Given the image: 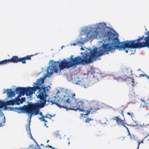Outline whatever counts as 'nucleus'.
<instances>
[{
    "label": "nucleus",
    "mask_w": 149,
    "mask_h": 149,
    "mask_svg": "<svg viewBox=\"0 0 149 149\" xmlns=\"http://www.w3.org/2000/svg\"><path fill=\"white\" fill-rule=\"evenodd\" d=\"M39 119L40 120L44 122L45 123V124H44L45 126H46L47 127H48L47 126V125H46V123H47V121L45 119L44 116H42V117L39 118Z\"/></svg>",
    "instance_id": "nucleus-25"
},
{
    "label": "nucleus",
    "mask_w": 149,
    "mask_h": 149,
    "mask_svg": "<svg viewBox=\"0 0 149 149\" xmlns=\"http://www.w3.org/2000/svg\"><path fill=\"white\" fill-rule=\"evenodd\" d=\"M49 140H47V143H48L49 142Z\"/></svg>",
    "instance_id": "nucleus-45"
},
{
    "label": "nucleus",
    "mask_w": 149,
    "mask_h": 149,
    "mask_svg": "<svg viewBox=\"0 0 149 149\" xmlns=\"http://www.w3.org/2000/svg\"><path fill=\"white\" fill-rule=\"evenodd\" d=\"M29 123H28V124L26 126V130L28 134L29 135V136L31 138V139H32L33 140H34V139H33V137L32 136L31 134V130H30V125L31 120H28V121H29Z\"/></svg>",
    "instance_id": "nucleus-17"
},
{
    "label": "nucleus",
    "mask_w": 149,
    "mask_h": 149,
    "mask_svg": "<svg viewBox=\"0 0 149 149\" xmlns=\"http://www.w3.org/2000/svg\"><path fill=\"white\" fill-rule=\"evenodd\" d=\"M135 93L133 92V91H130V96L131 97V96H135Z\"/></svg>",
    "instance_id": "nucleus-28"
},
{
    "label": "nucleus",
    "mask_w": 149,
    "mask_h": 149,
    "mask_svg": "<svg viewBox=\"0 0 149 149\" xmlns=\"http://www.w3.org/2000/svg\"><path fill=\"white\" fill-rule=\"evenodd\" d=\"M125 127L127 129V131H128V135H129L130 136V135H131L130 134V133L129 130H128V128L127 127H126V126Z\"/></svg>",
    "instance_id": "nucleus-35"
},
{
    "label": "nucleus",
    "mask_w": 149,
    "mask_h": 149,
    "mask_svg": "<svg viewBox=\"0 0 149 149\" xmlns=\"http://www.w3.org/2000/svg\"><path fill=\"white\" fill-rule=\"evenodd\" d=\"M24 149H41V148L40 146L38 145H37L35 146H29V148H24Z\"/></svg>",
    "instance_id": "nucleus-23"
},
{
    "label": "nucleus",
    "mask_w": 149,
    "mask_h": 149,
    "mask_svg": "<svg viewBox=\"0 0 149 149\" xmlns=\"http://www.w3.org/2000/svg\"><path fill=\"white\" fill-rule=\"evenodd\" d=\"M5 61L6 64H7V63L8 62L17 63L21 62V57L18 58L17 56H13L11 58L5 59Z\"/></svg>",
    "instance_id": "nucleus-9"
},
{
    "label": "nucleus",
    "mask_w": 149,
    "mask_h": 149,
    "mask_svg": "<svg viewBox=\"0 0 149 149\" xmlns=\"http://www.w3.org/2000/svg\"><path fill=\"white\" fill-rule=\"evenodd\" d=\"M6 102L0 101V108H2L3 106H6ZM2 113L1 112V110L0 109V116L1 115V113ZM5 123V121H3V119H1V120L0 119V127L4 125V124Z\"/></svg>",
    "instance_id": "nucleus-15"
},
{
    "label": "nucleus",
    "mask_w": 149,
    "mask_h": 149,
    "mask_svg": "<svg viewBox=\"0 0 149 149\" xmlns=\"http://www.w3.org/2000/svg\"><path fill=\"white\" fill-rule=\"evenodd\" d=\"M72 45H73L74 46H75L76 45V44H75V43H74V44H72Z\"/></svg>",
    "instance_id": "nucleus-42"
},
{
    "label": "nucleus",
    "mask_w": 149,
    "mask_h": 149,
    "mask_svg": "<svg viewBox=\"0 0 149 149\" xmlns=\"http://www.w3.org/2000/svg\"><path fill=\"white\" fill-rule=\"evenodd\" d=\"M127 114L129 115H130L131 118H132L134 116V113L132 112H128L127 113Z\"/></svg>",
    "instance_id": "nucleus-27"
},
{
    "label": "nucleus",
    "mask_w": 149,
    "mask_h": 149,
    "mask_svg": "<svg viewBox=\"0 0 149 149\" xmlns=\"http://www.w3.org/2000/svg\"><path fill=\"white\" fill-rule=\"evenodd\" d=\"M6 64L5 60L0 61V65Z\"/></svg>",
    "instance_id": "nucleus-32"
},
{
    "label": "nucleus",
    "mask_w": 149,
    "mask_h": 149,
    "mask_svg": "<svg viewBox=\"0 0 149 149\" xmlns=\"http://www.w3.org/2000/svg\"><path fill=\"white\" fill-rule=\"evenodd\" d=\"M6 90H5V91H3L4 93H6Z\"/></svg>",
    "instance_id": "nucleus-44"
},
{
    "label": "nucleus",
    "mask_w": 149,
    "mask_h": 149,
    "mask_svg": "<svg viewBox=\"0 0 149 149\" xmlns=\"http://www.w3.org/2000/svg\"><path fill=\"white\" fill-rule=\"evenodd\" d=\"M144 143V142L143 141V140H142V141H141V142H140L139 140L138 141V148L139 147V145L140 143Z\"/></svg>",
    "instance_id": "nucleus-34"
},
{
    "label": "nucleus",
    "mask_w": 149,
    "mask_h": 149,
    "mask_svg": "<svg viewBox=\"0 0 149 149\" xmlns=\"http://www.w3.org/2000/svg\"><path fill=\"white\" fill-rule=\"evenodd\" d=\"M39 90L37 92L36 96L37 98H39V103H35L33 104H37V106L40 108H42L45 106L46 100V98L47 96L46 93L44 91V90H42L40 89H37Z\"/></svg>",
    "instance_id": "nucleus-5"
},
{
    "label": "nucleus",
    "mask_w": 149,
    "mask_h": 149,
    "mask_svg": "<svg viewBox=\"0 0 149 149\" xmlns=\"http://www.w3.org/2000/svg\"><path fill=\"white\" fill-rule=\"evenodd\" d=\"M33 55H27L24 57H21V62H22V63H26L25 61L26 60H31V57Z\"/></svg>",
    "instance_id": "nucleus-18"
},
{
    "label": "nucleus",
    "mask_w": 149,
    "mask_h": 149,
    "mask_svg": "<svg viewBox=\"0 0 149 149\" xmlns=\"http://www.w3.org/2000/svg\"><path fill=\"white\" fill-rule=\"evenodd\" d=\"M128 81H129V84H130L131 85L133 86L134 85V79L132 78H129Z\"/></svg>",
    "instance_id": "nucleus-26"
},
{
    "label": "nucleus",
    "mask_w": 149,
    "mask_h": 149,
    "mask_svg": "<svg viewBox=\"0 0 149 149\" xmlns=\"http://www.w3.org/2000/svg\"><path fill=\"white\" fill-rule=\"evenodd\" d=\"M147 77L149 80V76H147Z\"/></svg>",
    "instance_id": "nucleus-41"
},
{
    "label": "nucleus",
    "mask_w": 149,
    "mask_h": 149,
    "mask_svg": "<svg viewBox=\"0 0 149 149\" xmlns=\"http://www.w3.org/2000/svg\"><path fill=\"white\" fill-rule=\"evenodd\" d=\"M130 139H134V135L133 134H132V135H130Z\"/></svg>",
    "instance_id": "nucleus-36"
},
{
    "label": "nucleus",
    "mask_w": 149,
    "mask_h": 149,
    "mask_svg": "<svg viewBox=\"0 0 149 149\" xmlns=\"http://www.w3.org/2000/svg\"><path fill=\"white\" fill-rule=\"evenodd\" d=\"M52 117V115L49 114H46L45 116H44L45 118H50Z\"/></svg>",
    "instance_id": "nucleus-30"
},
{
    "label": "nucleus",
    "mask_w": 149,
    "mask_h": 149,
    "mask_svg": "<svg viewBox=\"0 0 149 149\" xmlns=\"http://www.w3.org/2000/svg\"><path fill=\"white\" fill-rule=\"evenodd\" d=\"M93 120V119H91V118H86V120L85 121V122L86 123H87L91 120Z\"/></svg>",
    "instance_id": "nucleus-29"
},
{
    "label": "nucleus",
    "mask_w": 149,
    "mask_h": 149,
    "mask_svg": "<svg viewBox=\"0 0 149 149\" xmlns=\"http://www.w3.org/2000/svg\"><path fill=\"white\" fill-rule=\"evenodd\" d=\"M81 50H84V49L83 48L81 49Z\"/></svg>",
    "instance_id": "nucleus-46"
},
{
    "label": "nucleus",
    "mask_w": 149,
    "mask_h": 149,
    "mask_svg": "<svg viewBox=\"0 0 149 149\" xmlns=\"http://www.w3.org/2000/svg\"><path fill=\"white\" fill-rule=\"evenodd\" d=\"M45 78V77H44V78L40 77L39 79L36 81V84H40L38 85V89H40L42 90H44V91L46 93L47 91L48 90V87H45L44 86H42V84L44 82V80Z\"/></svg>",
    "instance_id": "nucleus-8"
},
{
    "label": "nucleus",
    "mask_w": 149,
    "mask_h": 149,
    "mask_svg": "<svg viewBox=\"0 0 149 149\" xmlns=\"http://www.w3.org/2000/svg\"><path fill=\"white\" fill-rule=\"evenodd\" d=\"M7 90L9 91L7 92V94L8 97H13L15 96V93L14 91L11 90V89H8Z\"/></svg>",
    "instance_id": "nucleus-21"
},
{
    "label": "nucleus",
    "mask_w": 149,
    "mask_h": 149,
    "mask_svg": "<svg viewBox=\"0 0 149 149\" xmlns=\"http://www.w3.org/2000/svg\"><path fill=\"white\" fill-rule=\"evenodd\" d=\"M6 106L7 105H12L13 106L15 104V101L13 100H11L9 101L6 102Z\"/></svg>",
    "instance_id": "nucleus-22"
},
{
    "label": "nucleus",
    "mask_w": 149,
    "mask_h": 149,
    "mask_svg": "<svg viewBox=\"0 0 149 149\" xmlns=\"http://www.w3.org/2000/svg\"><path fill=\"white\" fill-rule=\"evenodd\" d=\"M15 107H9V109L10 110L13 111H15Z\"/></svg>",
    "instance_id": "nucleus-33"
},
{
    "label": "nucleus",
    "mask_w": 149,
    "mask_h": 149,
    "mask_svg": "<svg viewBox=\"0 0 149 149\" xmlns=\"http://www.w3.org/2000/svg\"><path fill=\"white\" fill-rule=\"evenodd\" d=\"M149 106V99H148L146 101L142 100L140 106V107H143L145 106Z\"/></svg>",
    "instance_id": "nucleus-20"
},
{
    "label": "nucleus",
    "mask_w": 149,
    "mask_h": 149,
    "mask_svg": "<svg viewBox=\"0 0 149 149\" xmlns=\"http://www.w3.org/2000/svg\"><path fill=\"white\" fill-rule=\"evenodd\" d=\"M37 104H31L28 105L25 113L30 114H29V120H31L32 115H37L39 114L38 109L39 108L37 106Z\"/></svg>",
    "instance_id": "nucleus-6"
},
{
    "label": "nucleus",
    "mask_w": 149,
    "mask_h": 149,
    "mask_svg": "<svg viewBox=\"0 0 149 149\" xmlns=\"http://www.w3.org/2000/svg\"><path fill=\"white\" fill-rule=\"evenodd\" d=\"M73 56L72 55L70 56V61H68L66 59H64L60 61H54L51 68L48 69L47 72L49 70L50 71V73L49 72L48 73H49L51 75L53 72L57 73L58 71V68L61 70L63 69L68 68L80 64H88L92 62V60L95 59L91 54L89 58L87 57V55L86 54L83 56L82 58L79 56H77L74 58H73Z\"/></svg>",
    "instance_id": "nucleus-2"
},
{
    "label": "nucleus",
    "mask_w": 149,
    "mask_h": 149,
    "mask_svg": "<svg viewBox=\"0 0 149 149\" xmlns=\"http://www.w3.org/2000/svg\"><path fill=\"white\" fill-rule=\"evenodd\" d=\"M121 114L122 115H123V111L122 110H121Z\"/></svg>",
    "instance_id": "nucleus-40"
},
{
    "label": "nucleus",
    "mask_w": 149,
    "mask_h": 149,
    "mask_svg": "<svg viewBox=\"0 0 149 149\" xmlns=\"http://www.w3.org/2000/svg\"><path fill=\"white\" fill-rule=\"evenodd\" d=\"M40 114L41 116V117H42V116H44V115H42V112H40Z\"/></svg>",
    "instance_id": "nucleus-38"
},
{
    "label": "nucleus",
    "mask_w": 149,
    "mask_h": 149,
    "mask_svg": "<svg viewBox=\"0 0 149 149\" xmlns=\"http://www.w3.org/2000/svg\"><path fill=\"white\" fill-rule=\"evenodd\" d=\"M15 91L17 94H18V95L17 97H16V99H13V100L15 101V104L19 105L20 104V99L19 98L21 96H22V94L20 91H18V92L17 91V88L15 89Z\"/></svg>",
    "instance_id": "nucleus-14"
},
{
    "label": "nucleus",
    "mask_w": 149,
    "mask_h": 149,
    "mask_svg": "<svg viewBox=\"0 0 149 149\" xmlns=\"http://www.w3.org/2000/svg\"><path fill=\"white\" fill-rule=\"evenodd\" d=\"M114 120H116V122L118 125H121L125 127L126 126L124 125L123 121L119 118L118 116H115Z\"/></svg>",
    "instance_id": "nucleus-19"
},
{
    "label": "nucleus",
    "mask_w": 149,
    "mask_h": 149,
    "mask_svg": "<svg viewBox=\"0 0 149 149\" xmlns=\"http://www.w3.org/2000/svg\"><path fill=\"white\" fill-rule=\"evenodd\" d=\"M98 109L97 107H95L94 106L91 107L89 110H87L86 111L85 110V112H84L83 114L87 115L88 114L90 113V112H91V113H94Z\"/></svg>",
    "instance_id": "nucleus-13"
},
{
    "label": "nucleus",
    "mask_w": 149,
    "mask_h": 149,
    "mask_svg": "<svg viewBox=\"0 0 149 149\" xmlns=\"http://www.w3.org/2000/svg\"><path fill=\"white\" fill-rule=\"evenodd\" d=\"M140 76L142 77H144L146 76L147 77V76H148L147 75H146V74H140Z\"/></svg>",
    "instance_id": "nucleus-37"
},
{
    "label": "nucleus",
    "mask_w": 149,
    "mask_h": 149,
    "mask_svg": "<svg viewBox=\"0 0 149 149\" xmlns=\"http://www.w3.org/2000/svg\"><path fill=\"white\" fill-rule=\"evenodd\" d=\"M75 95L74 93L72 94L71 96H64V98H63L60 101L59 100H56L57 98L55 97L54 100H52L51 102L52 104H56L60 108H63L65 109L66 110H70L69 109L71 108V105L75 102L76 101L74 99Z\"/></svg>",
    "instance_id": "nucleus-3"
},
{
    "label": "nucleus",
    "mask_w": 149,
    "mask_h": 149,
    "mask_svg": "<svg viewBox=\"0 0 149 149\" xmlns=\"http://www.w3.org/2000/svg\"><path fill=\"white\" fill-rule=\"evenodd\" d=\"M40 84H36V86L33 87H17V91H20L22 94V96H24L25 94L27 96H30L33 92L36 91L37 89L38 88V85Z\"/></svg>",
    "instance_id": "nucleus-4"
},
{
    "label": "nucleus",
    "mask_w": 149,
    "mask_h": 149,
    "mask_svg": "<svg viewBox=\"0 0 149 149\" xmlns=\"http://www.w3.org/2000/svg\"><path fill=\"white\" fill-rule=\"evenodd\" d=\"M28 105H24L22 107H15V111L18 113H25L27 109Z\"/></svg>",
    "instance_id": "nucleus-12"
},
{
    "label": "nucleus",
    "mask_w": 149,
    "mask_h": 149,
    "mask_svg": "<svg viewBox=\"0 0 149 149\" xmlns=\"http://www.w3.org/2000/svg\"><path fill=\"white\" fill-rule=\"evenodd\" d=\"M78 77H76L73 79H72V81L74 84H78L81 86H85L84 81H80Z\"/></svg>",
    "instance_id": "nucleus-16"
},
{
    "label": "nucleus",
    "mask_w": 149,
    "mask_h": 149,
    "mask_svg": "<svg viewBox=\"0 0 149 149\" xmlns=\"http://www.w3.org/2000/svg\"><path fill=\"white\" fill-rule=\"evenodd\" d=\"M49 146H50H50H49V145H48V146H46V147H49Z\"/></svg>",
    "instance_id": "nucleus-39"
},
{
    "label": "nucleus",
    "mask_w": 149,
    "mask_h": 149,
    "mask_svg": "<svg viewBox=\"0 0 149 149\" xmlns=\"http://www.w3.org/2000/svg\"><path fill=\"white\" fill-rule=\"evenodd\" d=\"M97 32L96 31H95L93 32L90 31L87 33L86 37L87 40H90L96 37L97 36Z\"/></svg>",
    "instance_id": "nucleus-10"
},
{
    "label": "nucleus",
    "mask_w": 149,
    "mask_h": 149,
    "mask_svg": "<svg viewBox=\"0 0 149 149\" xmlns=\"http://www.w3.org/2000/svg\"><path fill=\"white\" fill-rule=\"evenodd\" d=\"M146 138V137H145L144 138V139H145Z\"/></svg>",
    "instance_id": "nucleus-47"
},
{
    "label": "nucleus",
    "mask_w": 149,
    "mask_h": 149,
    "mask_svg": "<svg viewBox=\"0 0 149 149\" xmlns=\"http://www.w3.org/2000/svg\"><path fill=\"white\" fill-rule=\"evenodd\" d=\"M87 40L86 37L84 38H81L80 40L78 42V43L80 45H83L85 42V41Z\"/></svg>",
    "instance_id": "nucleus-24"
},
{
    "label": "nucleus",
    "mask_w": 149,
    "mask_h": 149,
    "mask_svg": "<svg viewBox=\"0 0 149 149\" xmlns=\"http://www.w3.org/2000/svg\"><path fill=\"white\" fill-rule=\"evenodd\" d=\"M76 101L75 102L71 105V108L69 109L71 110L76 111L78 110L80 111H82L84 113L85 112V110L83 109V107L84 106V102L83 101L79 100V99H76L74 97Z\"/></svg>",
    "instance_id": "nucleus-7"
},
{
    "label": "nucleus",
    "mask_w": 149,
    "mask_h": 149,
    "mask_svg": "<svg viewBox=\"0 0 149 149\" xmlns=\"http://www.w3.org/2000/svg\"><path fill=\"white\" fill-rule=\"evenodd\" d=\"M6 90H5V91H3L4 93H6Z\"/></svg>",
    "instance_id": "nucleus-43"
},
{
    "label": "nucleus",
    "mask_w": 149,
    "mask_h": 149,
    "mask_svg": "<svg viewBox=\"0 0 149 149\" xmlns=\"http://www.w3.org/2000/svg\"><path fill=\"white\" fill-rule=\"evenodd\" d=\"M98 28L103 29V32L107 34L108 37V43H103L100 46L99 49L97 48H95L93 50H91L90 53L95 59L97 57L102 56L104 54H107L109 52L112 53L116 48L119 50L123 49L127 53V50L126 48L134 49L141 48V40L144 38V36L139 37L138 39L132 40H127L125 42H120L118 37H116L114 34L110 31L111 28L106 26L105 23H101L98 25Z\"/></svg>",
    "instance_id": "nucleus-1"
},
{
    "label": "nucleus",
    "mask_w": 149,
    "mask_h": 149,
    "mask_svg": "<svg viewBox=\"0 0 149 149\" xmlns=\"http://www.w3.org/2000/svg\"><path fill=\"white\" fill-rule=\"evenodd\" d=\"M26 101V98L25 97L22 98L20 100V104Z\"/></svg>",
    "instance_id": "nucleus-31"
},
{
    "label": "nucleus",
    "mask_w": 149,
    "mask_h": 149,
    "mask_svg": "<svg viewBox=\"0 0 149 149\" xmlns=\"http://www.w3.org/2000/svg\"><path fill=\"white\" fill-rule=\"evenodd\" d=\"M148 36L145 37H144L143 38L145 40V41L143 42H141V48L147 47L149 48V31H148Z\"/></svg>",
    "instance_id": "nucleus-11"
}]
</instances>
